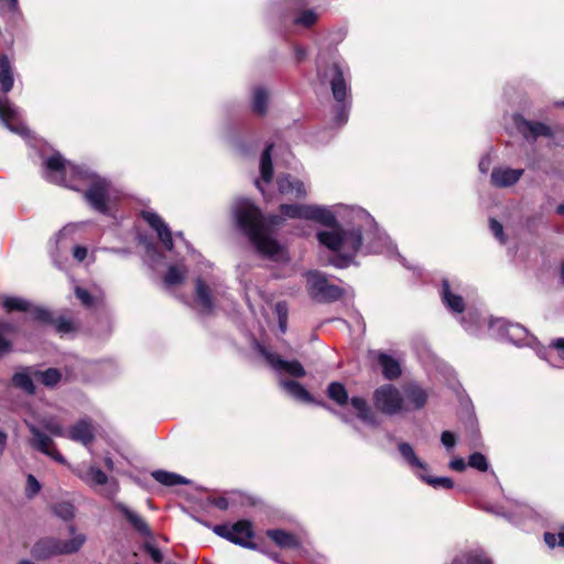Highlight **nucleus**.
Segmentation results:
<instances>
[{
    "instance_id": "1",
    "label": "nucleus",
    "mask_w": 564,
    "mask_h": 564,
    "mask_svg": "<svg viewBox=\"0 0 564 564\" xmlns=\"http://www.w3.org/2000/svg\"><path fill=\"white\" fill-rule=\"evenodd\" d=\"M280 215L264 217L249 199L239 198L232 205V215L238 228L250 239L256 249L274 260L282 258V249L272 237L273 229L284 218L312 220L329 227L316 235L321 246L335 254L329 263L336 268H347L358 252L384 253L388 257L401 256L397 246L381 231L373 217L364 208L336 205L283 204Z\"/></svg>"
},
{
    "instance_id": "2",
    "label": "nucleus",
    "mask_w": 564,
    "mask_h": 564,
    "mask_svg": "<svg viewBox=\"0 0 564 564\" xmlns=\"http://www.w3.org/2000/svg\"><path fill=\"white\" fill-rule=\"evenodd\" d=\"M42 176L50 183L83 191L84 200L97 213L107 215L116 198L112 183L86 165H77L55 152L43 160Z\"/></svg>"
},
{
    "instance_id": "3",
    "label": "nucleus",
    "mask_w": 564,
    "mask_h": 564,
    "mask_svg": "<svg viewBox=\"0 0 564 564\" xmlns=\"http://www.w3.org/2000/svg\"><path fill=\"white\" fill-rule=\"evenodd\" d=\"M490 335L499 340H507L518 347H532L538 356L554 368H564V338H557L547 347H540L536 338L525 327L505 318H490L488 322Z\"/></svg>"
},
{
    "instance_id": "4",
    "label": "nucleus",
    "mask_w": 564,
    "mask_h": 564,
    "mask_svg": "<svg viewBox=\"0 0 564 564\" xmlns=\"http://www.w3.org/2000/svg\"><path fill=\"white\" fill-rule=\"evenodd\" d=\"M317 75L322 83H328L334 98L332 108V122L341 127L347 123L351 110L352 98L350 88V73L346 65L334 61L324 69L317 65Z\"/></svg>"
},
{
    "instance_id": "5",
    "label": "nucleus",
    "mask_w": 564,
    "mask_h": 564,
    "mask_svg": "<svg viewBox=\"0 0 564 564\" xmlns=\"http://www.w3.org/2000/svg\"><path fill=\"white\" fill-rule=\"evenodd\" d=\"M226 294L223 280L214 274L198 275L194 280L193 301L203 314H212L220 297Z\"/></svg>"
},
{
    "instance_id": "6",
    "label": "nucleus",
    "mask_w": 564,
    "mask_h": 564,
    "mask_svg": "<svg viewBox=\"0 0 564 564\" xmlns=\"http://www.w3.org/2000/svg\"><path fill=\"white\" fill-rule=\"evenodd\" d=\"M72 538L63 541L55 538H44L39 540L33 549L32 555L39 560H46L52 556L74 554L80 550L86 542V536L82 533L75 534V527H69Z\"/></svg>"
},
{
    "instance_id": "7",
    "label": "nucleus",
    "mask_w": 564,
    "mask_h": 564,
    "mask_svg": "<svg viewBox=\"0 0 564 564\" xmlns=\"http://www.w3.org/2000/svg\"><path fill=\"white\" fill-rule=\"evenodd\" d=\"M307 292L317 302H334L344 293L339 286L330 284L327 278L318 271L307 273Z\"/></svg>"
},
{
    "instance_id": "8",
    "label": "nucleus",
    "mask_w": 564,
    "mask_h": 564,
    "mask_svg": "<svg viewBox=\"0 0 564 564\" xmlns=\"http://www.w3.org/2000/svg\"><path fill=\"white\" fill-rule=\"evenodd\" d=\"M375 406L382 413L393 415L404 410V399L392 384H383L373 392Z\"/></svg>"
},
{
    "instance_id": "9",
    "label": "nucleus",
    "mask_w": 564,
    "mask_h": 564,
    "mask_svg": "<svg viewBox=\"0 0 564 564\" xmlns=\"http://www.w3.org/2000/svg\"><path fill=\"white\" fill-rule=\"evenodd\" d=\"M213 531L238 545L247 549H256V544L250 541L253 536L251 523L247 520H240L232 525L219 524L213 528Z\"/></svg>"
},
{
    "instance_id": "10",
    "label": "nucleus",
    "mask_w": 564,
    "mask_h": 564,
    "mask_svg": "<svg viewBox=\"0 0 564 564\" xmlns=\"http://www.w3.org/2000/svg\"><path fill=\"white\" fill-rule=\"evenodd\" d=\"M257 348L276 373L289 375L294 378H302L305 376V369L297 360H285L260 344H257Z\"/></svg>"
},
{
    "instance_id": "11",
    "label": "nucleus",
    "mask_w": 564,
    "mask_h": 564,
    "mask_svg": "<svg viewBox=\"0 0 564 564\" xmlns=\"http://www.w3.org/2000/svg\"><path fill=\"white\" fill-rule=\"evenodd\" d=\"M28 427L32 434L30 444L33 448L45 454L46 456L51 457L52 459L59 464L66 463L65 457L56 449L53 440L48 435L43 433L34 424L28 423Z\"/></svg>"
},
{
    "instance_id": "12",
    "label": "nucleus",
    "mask_w": 564,
    "mask_h": 564,
    "mask_svg": "<svg viewBox=\"0 0 564 564\" xmlns=\"http://www.w3.org/2000/svg\"><path fill=\"white\" fill-rule=\"evenodd\" d=\"M0 120L14 133L20 135L28 133V128L20 122V109L7 97L0 99Z\"/></svg>"
},
{
    "instance_id": "13",
    "label": "nucleus",
    "mask_w": 564,
    "mask_h": 564,
    "mask_svg": "<svg viewBox=\"0 0 564 564\" xmlns=\"http://www.w3.org/2000/svg\"><path fill=\"white\" fill-rule=\"evenodd\" d=\"M141 216L147 224L156 232L160 241L169 251L173 249V235L169 225L153 210H142Z\"/></svg>"
},
{
    "instance_id": "14",
    "label": "nucleus",
    "mask_w": 564,
    "mask_h": 564,
    "mask_svg": "<svg viewBox=\"0 0 564 564\" xmlns=\"http://www.w3.org/2000/svg\"><path fill=\"white\" fill-rule=\"evenodd\" d=\"M513 124L516 129L523 135L527 140H536L539 137H551L552 130L549 126L538 122L527 120L521 115L513 116Z\"/></svg>"
},
{
    "instance_id": "15",
    "label": "nucleus",
    "mask_w": 564,
    "mask_h": 564,
    "mask_svg": "<svg viewBox=\"0 0 564 564\" xmlns=\"http://www.w3.org/2000/svg\"><path fill=\"white\" fill-rule=\"evenodd\" d=\"M523 173L522 169L496 167L491 172L490 180L497 187H509L514 185Z\"/></svg>"
},
{
    "instance_id": "16",
    "label": "nucleus",
    "mask_w": 564,
    "mask_h": 564,
    "mask_svg": "<svg viewBox=\"0 0 564 564\" xmlns=\"http://www.w3.org/2000/svg\"><path fill=\"white\" fill-rule=\"evenodd\" d=\"M115 508L127 519L130 525L142 536H151L152 532L145 520L135 511L122 502H117Z\"/></svg>"
},
{
    "instance_id": "17",
    "label": "nucleus",
    "mask_w": 564,
    "mask_h": 564,
    "mask_svg": "<svg viewBox=\"0 0 564 564\" xmlns=\"http://www.w3.org/2000/svg\"><path fill=\"white\" fill-rule=\"evenodd\" d=\"M279 192L283 195H290L296 198L306 196L304 183L291 175L284 174L278 178Z\"/></svg>"
},
{
    "instance_id": "18",
    "label": "nucleus",
    "mask_w": 564,
    "mask_h": 564,
    "mask_svg": "<svg viewBox=\"0 0 564 564\" xmlns=\"http://www.w3.org/2000/svg\"><path fill=\"white\" fill-rule=\"evenodd\" d=\"M67 437L88 446L94 440V429L88 420H80L69 429Z\"/></svg>"
},
{
    "instance_id": "19",
    "label": "nucleus",
    "mask_w": 564,
    "mask_h": 564,
    "mask_svg": "<svg viewBox=\"0 0 564 564\" xmlns=\"http://www.w3.org/2000/svg\"><path fill=\"white\" fill-rule=\"evenodd\" d=\"M350 405L356 411L357 416L366 424L370 426H378L379 421L375 413L371 411L367 401L361 397H352L350 399Z\"/></svg>"
},
{
    "instance_id": "20",
    "label": "nucleus",
    "mask_w": 564,
    "mask_h": 564,
    "mask_svg": "<svg viewBox=\"0 0 564 564\" xmlns=\"http://www.w3.org/2000/svg\"><path fill=\"white\" fill-rule=\"evenodd\" d=\"M398 448L402 458L415 475L416 471H427V464L417 457L413 447L409 443L402 442L398 445Z\"/></svg>"
},
{
    "instance_id": "21",
    "label": "nucleus",
    "mask_w": 564,
    "mask_h": 564,
    "mask_svg": "<svg viewBox=\"0 0 564 564\" xmlns=\"http://www.w3.org/2000/svg\"><path fill=\"white\" fill-rule=\"evenodd\" d=\"M34 371H36V369L32 367L17 371L12 377V383L28 394H33L35 392V386L33 383V379H35L33 375Z\"/></svg>"
},
{
    "instance_id": "22",
    "label": "nucleus",
    "mask_w": 564,
    "mask_h": 564,
    "mask_svg": "<svg viewBox=\"0 0 564 564\" xmlns=\"http://www.w3.org/2000/svg\"><path fill=\"white\" fill-rule=\"evenodd\" d=\"M377 361L382 368V375L388 380L397 379L401 375L400 364L386 352L377 354Z\"/></svg>"
},
{
    "instance_id": "23",
    "label": "nucleus",
    "mask_w": 564,
    "mask_h": 564,
    "mask_svg": "<svg viewBox=\"0 0 564 564\" xmlns=\"http://www.w3.org/2000/svg\"><path fill=\"white\" fill-rule=\"evenodd\" d=\"M442 300L446 307H448L452 312H464L465 303L463 297L452 292L447 280H443L442 283Z\"/></svg>"
},
{
    "instance_id": "24",
    "label": "nucleus",
    "mask_w": 564,
    "mask_h": 564,
    "mask_svg": "<svg viewBox=\"0 0 564 564\" xmlns=\"http://www.w3.org/2000/svg\"><path fill=\"white\" fill-rule=\"evenodd\" d=\"M13 66L9 57L4 54L0 55V86L4 94H8L13 88Z\"/></svg>"
},
{
    "instance_id": "25",
    "label": "nucleus",
    "mask_w": 564,
    "mask_h": 564,
    "mask_svg": "<svg viewBox=\"0 0 564 564\" xmlns=\"http://www.w3.org/2000/svg\"><path fill=\"white\" fill-rule=\"evenodd\" d=\"M267 535L280 547L282 549H297L300 546V542L296 536L290 532L284 530L274 529L268 530Z\"/></svg>"
},
{
    "instance_id": "26",
    "label": "nucleus",
    "mask_w": 564,
    "mask_h": 564,
    "mask_svg": "<svg viewBox=\"0 0 564 564\" xmlns=\"http://www.w3.org/2000/svg\"><path fill=\"white\" fill-rule=\"evenodd\" d=\"M280 386L284 391H286L292 398L297 401L311 403L313 402V397L311 393L299 382L294 380H281Z\"/></svg>"
},
{
    "instance_id": "27",
    "label": "nucleus",
    "mask_w": 564,
    "mask_h": 564,
    "mask_svg": "<svg viewBox=\"0 0 564 564\" xmlns=\"http://www.w3.org/2000/svg\"><path fill=\"white\" fill-rule=\"evenodd\" d=\"M187 268L183 263L171 264L163 278V282L167 288L181 285L187 276Z\"/></svg>"
},
{
    "instance_id": "28",
    "label": "nucleus",
    "mask_w": 564,
    "mask_h": 564,
    "mask_svg": "<svg viewBox=\"0 0 564 564\" xmlns=\"http://www.w3.org/2000/svg\"><path fill=\"white\" fill-rule=\"evenodd\" d=\"M451 564H492V561L481 551H466L457 554Z\"/></svg>"
},
{
    "instance_id": "29",
    "label": "nucleus",
    "mask_w": 564,
    "mask_h": 564,
    "mask_svg": "<svg viewBox=\"0 0 564 564\" xmlns=\"http://www.w3.org/2000/svg\"><path fill=\"white\" fill-rule=\"evenodd\" d=\"M0 305L8 312H29L31 303L19 296H4L0 295Z\"/></svg>"
},
{
    "instance_id": "30",
    "label": "nucleus",
    "mask_w": 564,
    "mask_h": 564,
    "mask_svg": "<svg viewBox=\"0 0 564 564\" xmlns=\"http://www.w3.org/2000/svg\"><path fill=\"white\" fill-rule=\"evenodd\" d=\"M269 93L262 87L258 86L252 91V109L256 113L263 116L268 109Z\"/></svg>"
},
{
    "instance_id": "31",
    "label": "nucleus",
    "mask_w": 564,
    "mask_h": 564,
    "mask_svg": "<svg viewBox=\"0 0 564 564\" xmlns=\"http://www.w3.org/2000/svg\"><path fill=\"white\" fill-rule=\"evenodd\" d=\"M406 399L414 405L415 409H421L425 405L427 400L426 391L417 384H410L404 390Z\"/></svg>"
},
{
    "instance_id": "32",
    "label": "nucleus",
    "mask_w": 564,
    "mask_h": 564,
    "mask_svg": "<svg viewBox=\"0 0 564 564\" xmlns=\"http://www.w3.org/2000/svg\"><path fill=\"white\" fill-rule=\"evenodd\" d=\"M416 477H419L422 481L426 482L434 489H452L454 487V481L449 477H434L429 475L426 471H416Z\"/></svg>"
},
{
    "instance_id": "33",
    "label": "nucleus",
    "mask_w": 564,
    "mask_h": 564,
    "mask_svg": "<svg viewBox=\"0 0 564 564\" xmlns=\"http://www.w3.org/2000/svg\"><path fill=\"white\" fill-rule=\"evenodd\" d=\"M327 397L336 404L343 406L348 403L349 397L345 386L340 382L334 381L327 387Z\"/></svg>"
},
{
    "instance_id": "34",
    "label": "nucleus",
    "mask_w": 564,
    "mask_h": 564,
    "mask_svg": "<svg viewBox=\"0 0 564 564\" xmlns=\"http://www.w3.org/2000/svg\"><path fill=\"white\" fill-rule=\"evenodd\" d=\"M272 147V144L267 145L260 160V173L264 183H270L273 176V165L271 158Z\"/></svg>"
},
{
    "instance_id": "35",
    "label": "nucleus",
    "mask_w": 564,
    "mask_h": 564,
    "mask_svg": "<svg viewBox=\"0 0 564 564\" xmlns=\"http://www.w3.org/2000/svg\"><path fill=\"white\" fill-rule=\"evenodd\" d=\"M153 478L164 486H176V485H186L188 480L183 476L170 473L165 470H155L152 473Z\"/></svg>"
},
{
    "instance_id": "36",
    "label": "nucleus",
    "mask_w": 564,
    "mask_h": 564,
    "mask_svg": "<svg viewBox=\"0 0 564 564\" xmlns=\"http://www.w3.org/2000/svg\"><path fill=\"white\" fill-rule=\"evenodd\" d=\"M34 378L46 387H54L61 380V372L55 368H48L44 371L36 370L33 372Z\"/></svg>"
},
{
    "instance_id": "37",
    "label": "nucleus",
    "mask_w": 564,
    "mask_h": 564,
    "mask_svg": "<svg viewBox=\"0 0 564 564\" xmlns=\"http://www.w3.org/2000/svg\"><path fill=\"white\" fill-rule=\"evenodd\" d=\"M80 477L88 484L100 486L108 481L107 475L101 469L93 466L89 467Z\"/></svg>"
},
{
    "instance_id": "38",
    "label": "nucleus",
    "mask_w": 564,
    "mask_h": 564,
    "mask_svg": "<svg viewBox=\"0 0 564 564\" xmlns=\"http://www.w3.org/2000/svg\"><path fill=\"white\" fill-rule=\"evenodd\" d=\"M0 12L6 14L10 20L15 21L21 17L18 0H0Z\"/></svg>"
},
{
    "instance_id": "39",
    "label": "nucleus",
    "mask_w": 564,
    "mask_h": 564,
    "mask_svg": "<svg viewBox=\"0 0 564 564\" xmlns=\"http://www.w3.org/2000/svg\"><path fill=\"white\" fill-rule=\"evenodd\" d=\"M53 511L58 518L63 520H70L75 514L74 506L67 501L56 503L53 507Z\"/></svg>"
},
{
    "instance_id": "40",
    "label": "nucleus",
    "mask_w": 564,
    "mask_h": 564,
    "mask_svg": "<svg viewBox=\"0 0 564 564\" xmlns=\"http://www.w3.org/2000/svg\"><path fill=\"white\" fill-rule=\"evenodd\" d=\"M468 466L479 471H487L489 463L484 454L475 452L468 457Z\"/></svg>"
},
{
    "instance_id": "41",
    "label": "nucleus",
    "mask_w": 564,
    "mask_h": 564,
    "mask_svg": "<svg viewBox=\"0 0 564 564\" xmlns=\"http://www.w3.org/2000/svg\"><path fill=\"white\" fill-rule=\"evenodd\" d=\"M316 21L317 13L314 10H305L294 19V24L310 28L314 25Z\"/></svg>"
},
{
    "instance_id": "42",
    "label": "nucleus",
    "mask_w": 564,
    "mask_h": 564,
    "mask_svg": "<svg viewBox=\"0 0 564 564\" xmlns=\"http://www.w3.org/2000/svg\"><path fill=\"white\" fill-rule=\"evenodd\" d=\"M544 542L551 549L555 547L556 545L564 547V525H561L557 534L551 532L544 533Z\"/></svg>"
},
{
    "instance_id": "43",
    "label": "nucleus",
    "mask_w": 564,
    "mask_h": 564,
    "mask_svg": "<svg viewBox=\"0 0 564 564\" xmlns=\"http://www.w3.org/2000/svg\"><path fill=\"white\" fill-rule=\"evenodd\" d=\"M12 327L9 324H6L0 321V356H3L11 351L12 344L10 340L4 338L3 333L11 330Z\"/></svg>"
},
{
    "instance_id": "44",
    "label": "nucleus",
    "mask_w": 564,
    "mask_h": 564,
    "mask_svg": "<svg viewBox=\"0 0 564 564\" xmlns=\"http://www.w3.org/2000/svg\"><path fill=\"white\" fill-rule=\"evenodd\" d=\"M468 316H469L471 323H469L466 318H463V321H462L463 326L465 327V329L467 332L476 335L478 332V328L480 326L481 318L479 317V315L477 313H473V312H469Z\"/></svg>"
},
{
    "instance_id": "45",
    "label": "nucleus",
    "mask_w": 564,
    "mask_h": 564,
    "mask_svg": "<svg viewBox=\"0 0 564 564\" xmlns=\"http://www.w3.org/2000/svg\"><path fill=\"white\" fill-rule=\"evenodd\" d=\"M74 291H75L76 297L80 301V303L85 307L94 306L95 300H94V297L91 296V294L87 290H85V289H83L80 286H75Z\"/></svg>"
},
{
    "instance_id": "46",
    "label": "nucleus",
    "mask_w": 564,
    "mask_h": 564,
    "mask_svg": "<svg viewBox=\"0 0 564 564\" xmlns=\"http://www.w3.org/2000/svg\"><path fill=\"white\" fill-rule=\"evenodd\" d=\"M40 490H41V485H40L39 480L33 475H31V474L28 475L26 486H25V495L29 498H33L34 496H36L39 494Z\"/></svg>"
},
{
    "instance_id": "47",
    "label": "nucleus",
    "mask_w": 564,
    "mask_h": 564,
    "mask_svg": "<svg viewBox=\"0 0 564 564\" xmlns=\"http://www.w3.org/2000/svg\"><path fill=\"white\" fill-rule=\"evenodd\" d=\"M43 426L46 431H48L51 434L59 437H67V433L64 430V427L58 424L57 422L53 420H47L43 423Z\"/></svg>"
},
{
    "instance_id": "48",
    "label": "nucleus",
    "mask_w": 564,
    "mask_h": 564,
    "mask_svg": "<svg viewBox=\"0 0 564 564\" xmlns=\"http://www.w3.org/2000/svg\"><path fill=\"white\" fill-rule=\"evenodd\" d=\"M489 227H490L492 235L499 240V242L502 245L506 243L507 239H506V236L503 232L502 225L498 220L492 218L489 221Z\"/></svg>"
},
{
    "instance_id": "49",
    "label": "nucleus",
    "mask_w": 564,
    "mask_h": 564,
    "mask_svg": "<svg viewBox=\"0 0 564 564\" xmlns=\"http://www.w3.org/2000/svg\"><path fill=\"white\" fill-rule=\"evenodd\" d=\"M32 315V317L39 322L42 323H50L52 322V315L51 313L42 307H34L33 310L30 308L29 311Z\"/></svg>"
},
{
    "instance_id": "50",
    "label": "nucleus",
    "mask_w": 564,
    "mask_h": 564,
    "mask_svg": "<svg viewBox=\"0 0 564 564\" xmlns=\"http://www.w3.org/2000/svg\"><path fill=\"white\" fill-rule=\"evenodd\" d=\"M76 230H77V225H75V224H68V225L64 226L55 237L56 246L58 243H61L63 241V239L68 238V237L70 238L75 234Z\"/></svg>"
},
{
    "instance_id": "51",
    "label": "nucleus",
    "mask_w": 564,
    "mask_h": 564,
    "mask_svg": "<svg viewBox=\"0 0 564 564\" xmlns=\"http://www.w3.org/2000/svg\"><path fill=\"white\" fill-rule=\"evenodd\" d=\"M441 442L447 451H451L456 445V436L449 431H444L441 435Z\"/></svg>"
},
{
    "instance_id": "52",
    "label": "nucleus",
    "mask_w": 564,
    "mask_h": 564,
    "mask_svg": "<svg viewBox=\"0 0 564 564\" xmlns=\"http://www.w3.org/2000/svg\"><path fill=\"white\" fill-rule=\"evenodd\" d=\"M144 549L148 552V554L150 555V557L153 560V562L161 563L163 561L162 552L158 547H155L153 544L147 543L144 545Z\"/></svg>"
},
{
    "instance_id": "53",
    "label": "nucleus",
    "mask_w": 564,
    "mask_h": 564,
    "mask_svg": "<svg viewBox=\"0 0 564 564\" xmlns=\"http://www.w3.org/2000/svg\"><path fill=\"white\" fill-rule=\"evenodd\" d=\"M274 312L278 319H288L289 307L285 302H278L274 306Z\"/></svg>"
},
{
    "instance_id": "54",
    "label": "nucleus",
    "mask_w": 564,
    "mask_h": 564,
    "mask_svg": "<svg viewBox=\"0 0 564 564\" xmlns=\"http://www.w3.org/2000/svg\"><path fill=\"white\" fill-rule=\"evenodd\" d=\"M56 329L62 334H66L72 332L74 327L70 321L61 318L56 322Z\"/></svg>"
},
{
    "instance_id": "55",
    "label": "nucleus",
    "mask_w": 564,
    "mask_h": 564,
    "mask_svg": "<svg viewBox=\"0 0 564 564\" xmlns=\"http://www.w3.org/2000/svg\"><path fill=\"white\" fill-rule=\"evenodd\" d=\"M448 466L451 469L462 473L466 469L467 465H466L464 458L456 457L449 462Z\"/></svg>"
},
{
    "instance_id": "56",
    "label": "nucleus",
    "mask_w": 564,
    "mask_h": 564,
    "mask_svg": "<svg viewBox=\"0 0 564 564\" xmlns=\"http://www.w3.org/2000/svg\"><path fill=\"white\" fill-rule=\"evenodd\" d=\"M87 252V248L83 246H75L73 249V256L78 262H82L86 259Z\"/></svg>"
},
{
    "instance_id": "57",
    "label": "nucleus",
    "mask_w": 564,
    "mask_h": 564,
    "mask_svg": "<svg viewBox=\"0 0 564 564\" xmlns=\"http://www.w3.org/2000/svg\"><path fill=\"white\" fill-rule=\"evenodd\" d=\"M486 510L490 511V512H492V513H495L497 516H501V517L506 518L510 522L518 523V520L511 513L502 512V511L496 510L494 508H486Z\"/></svg>"
},
{
    "instance_id": "58",
    "label": "nucleus",
    "mask_w": 564,
    "mask_h": 564,
    "mask_svg": "<svg viewBox=\"0 0 564 564\" xmlns=\"http://www.w3.org/2000/svg\"><path fill=\"white\" fill-rule=\"evenodd\" d=\"M294 56H295V59L297 63L304 61V58L306 57L305 48H303L301 46H295L294 47Z\"/></svg>"
},
{
    "instance_id": "59",
    "label": "nucleus",
    "mask_w": 564,
    "mask_h": 564,
    "mask_svg": "<svg viewBox=\"0 0 564 564\" xmlns=\"http://www.w3.org/2000/svg\"><path fill=\"white\" fill-rule=\"evenodd\" d=\"M214 506L217 507L220 510H226L228 508V500L224 497H219L214 499L213 501Z\"/></svg>"
},
{
    "instance_id": "60",
    "label": "nucleus",
    "mask_w": 564,
    "mask_h": 564,
    "mask_svg": "<svg viewBox=\"0 0 564 564\" xmlns=\"http://www.w3.org/2000/svg\"><path fill=\"white\" fill-rule=\"evenodd\" d=\"M490 166V159L488 156H485L479 162V170L481 173H487L489 171Z\"/></svg>"
},
{
    "instance_id": "61",
    "label": "nucleus",
    "mask_w": 564,
    "mask_h": 564,
    "mask_svg": "<svg viewBox=\"0 0 564 564\" xmlns=\"http://www.w3.org/2000/svg\"><path fill=\"white\" fill-rule=\"evenodd\" d=\"M279 329L282 334H284L288 329V319H278Z\"/></svg>"
},
{
    "instance_id": "62",
    "label": "nucleus",
    "mask_w": 564,
    "mask_h": 564,
    "mask_svg": "<svg viewBox=\"0 0 564 564\" xmlns=\"http://www.w3.org/2000/svg\"><path fill=\"white\" fill-rule=\"evenodd\" d=\"M147 249H148V253H152V254L156 253V248L152 242L147 243Z\"/></svg>"
},
{
    "instance_id": "63",
    "label": "nucleus",
    "mask_w": 564,
    "mask_h": 564,
    "mask_svg": "<svg viewBox=\"0 0 564 564\" xmlns=\"http://www.w3.org/2000/svg\"><path fill=\"white\" fill-rule=\"evenodd\" d=\"M105 465L108 469H112L113 468V462L110 457H106L105 458Z\"/></svg>"
},
{
    "instance_id": "64",
    "label": "nucleus",
    "mask_w": 564,
    "mask_h": 564,
    "mask_svg": "<svg viewBox=\"0 0 564 564\" xmlns=\"http://www.w3.org/2000/svg\"><path fill=\"white\" fill-rule=\"evenodd\" d=\"M556 212L560 215H564V204L558 205L556 208Z\"/></svg>"
}]
</instances>
